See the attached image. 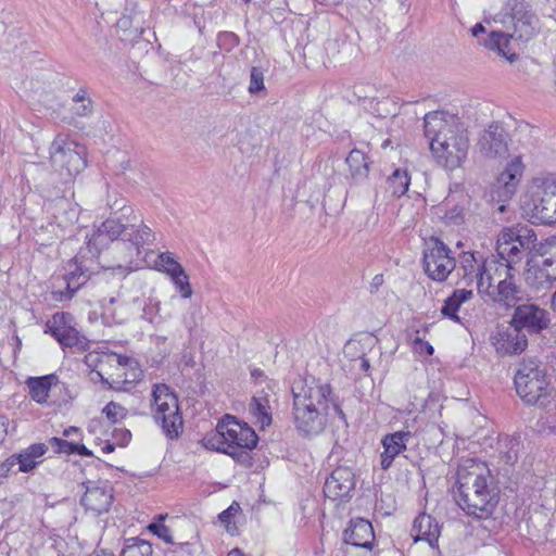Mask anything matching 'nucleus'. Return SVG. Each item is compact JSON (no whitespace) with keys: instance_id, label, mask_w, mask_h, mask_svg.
<instances>
[{"instance_id":"33","label":"nucleus","mask_w":556,"mask_h":556,"mask_svg":"<svg viewBox=\"0 0 556 556\" xmlns=\"http://www.w3.org/2000/svg\"><path fill=\"white\" fill-rule=\"evenodd\" d=\"M473 296V292L467 289H456L445 301L441 308V314L454 321H459L457 311L460 305L469 301Z\"/></svg>"},{"instance_id":"42","label":"nucleus","mask_w":556,"mask_h":556,"mask_svg":"<svg viewBox=\"0 0 556 556\" xmlns=\"http://www.w3.org/2000/svg\"><path fill=\"white\" fill-rule=\"evenodd\" d=\"M264 74L261 68L253 66L250 73L249 92L255 96H265Z\"/></svg>"},{"instance_id":"21","label":"nucleus","mask_w":556,"mask_h":556,"mask_svg":"<svg viewBox=\"0 0 556 556\" xmlns=\"http://www.w3.org/2000/svg\"><path fill=\"white\" fill-rule=\"evenodd\" d=\"M523 169L521 157H514L497 177L492 198L497 199L498 202L510 199L517 190Z\"/></svg>"},{"instance_id":"7","label":"nucleus","mask_w":556,"mask_h":556,"mask_svg":"<svg viewBox=\"0 0 556 556\" xmlns=\"http://www.w3.org/2000/svg\"><path fill=\"white\" fill-rule=\"evenodd\" d=\"M153 418L169 440L178 439L184 429L177 395L167 384L156 383L152 390Z\"/></svg>"},{"instance_id":"10","label":"nucleus","mask_w":556,"mask_h":556,"mask_svg":"<svg viewBox=\"0 0 556 556\" xmlns=\"http://www.w3.org/2000/svg\"><path fill=\"white\" fill-rule=\"evenodd\" d=\"M50 161L54 170L67 180L85 169L86 149L66 136L58 135L50 146Z\"/></svg>"},{"instance_id":"30","label":"nucleus","mask_w":556,"mask_h":556,"mask_svg":"<svg viewBox=\"0 0 556 556\" xmlns=\"http://www.w3.org/2000/svg\"><path fill=\"white\" fill-rule=\"evenodd\" d=\"M249 412L260 425L261 429L271 424L270 405L267 394L264 391L256 393L249 405Z\"/></svg>"},{"instance_id":"23","label":"nucleus","mask_w":556,"mask_h":556,"mask_svg":"<svg viewBox=\"0 0 556 556\" xmlns=\"http://www.w3.org/2000/svg\"><path fill=\"white\" fill-rule=\"evenodd\" d=\"M354 488L355 479L353 471L348 467H338L326 479L324 493L332 501L343 500L350 497Z\"/></svg>"},{"instance_id":"24","label":"nucleus","mask_w":556,"mask_h":556,"mask_svg":"<svg viewBox=\"0 0 556 556\" xmlns=\"http://www.w3.org/2000/svg\"><path fill=\"white\" fill-rule=\"evenodd\" d=\"M343 540L353 546L371 551L375 545L374 528L366 519H352L343 532Z\"/></svg>"},{"instance_id":"59","label":"nucleus","mask_w":556,"mask_h":556,"mask_svg":"<svg viewBox=\"0 0 556 556\" xmlns=\"http://www.w3.org/2000/svg\"><path fill=\"white\" fill-rule=\"evenodd\" d=\"M79 431H80V430H79V428H77V427H68V428L64 429V431H63V435H64V437H66V438H68V437H71L73 433H78Z\"/></svg>"},{"instance_id":"62","label":"nucleus","mask_w":556,"mask_h":556,"mask_svg":"<svg viewBox=\"0 0 556 556\" xmlns=\"http://www.w3.org/2000/svg\"><path fill=\"white\" fill-rule=\"evenodd\" d=\"M370 367V364H369V361L367 358H362L361 359V369H363L364 371H367Z\"/></svg>"},{"instance_id":"56","label":"nucleus","mask_w":556,"mask_h":556,"mask_svg":"<svg viewBox=\"0 0 556 556\" xmlns=\"http://www.w3.org/2000/svg\"><path fill=\"white\" fill-rule=\"evenodd\" d=\"M98 376L100 377V380H101V383L108 388V389H112V390H121L119 387L117 386H114L113 383H111L106 378H104L100 372H97Z\"/></svg>"},{"instance_id":"18","label":"nucleus","mask_w":556,"mask_h":556,"mask_svg":"<svg viewBox=\"0 0 556 556\" xmlns=\"http://www.w3.org/2000/svg\"><path fill=\"white\" fill-rule=\"evenodd\" d=\"M85 493L80 504L94 515L108 513L113 503V489L108 481L84 482Z\"/></svg>"},{"instance_id":"53","label":"nucleus","mask_w":556,"mask_h":556,"mask_svg":"<svg viewBox=\"0 0 556 556\" xmlns=\"http://www.w3.org/2000/svg\"><path fill=\"white\" fill-rule=\"evenodd\" d=\"M382 283H383V276L380 274L376 275L372 278L371 283H370V292L371 293L376 292Z\"/></svg>"},{"instance_id":"14","label":"nucleus","mask_w":556,"mask_h":556,"mask_svg":"<svg viewBox=\"0 0 556 556\" xmlns=\"http://www.w3.org/2000/svg\"><path fill=\"white\" fill-rule=\"evenodd\" d=\"M549 324V313L532 302H521L516 306L509 321L515 331H521L526 336L539 334L547 329Z\"/></svg>"},{"instance_id":"32","label":"nucleus","mask_w":556,"mask_h":556,"mask_svg":"<svg viewBox=\"0 0 556 556\" xmlns=\"http://www.w3.org/2000/svg\"><path fill=\"white\" fill-rule=\"evenodd\" d=\"M350 168V174L355 182H361L368 177L369 161L367 155L358 150L353 149L345 159Z\"/></svg>"},{"instance_id":"46","label":"nucleus","mask_w":556,"mask_h":556,"mask_svg":"<svg viewBox=\"0 0 556 556\" xmlns=\"http://www.w3.org/2000/svg\"><path fill=\"white\" fill-rule=\"evenodd\" d=\"M239 45V37L231 31H223L217 36V46L220 50L231 51Z\"/></svg>"},{"instance_id":"45","label":"nucleus","mask_w":556,"mask_h":556,"mask_svg":"<svg viewBox=\"0 0 556 556\" xmlns=\"http://www.w3.org/2000/svg\"><path fill=\"white\" fill-rule=\"evenodd\" d=\"M249 451L250 450H248V448L232 446V448L226 447L225 451H220V452L231 456L240 465H242L244 467H251L252 466V457H251Z\"/></svg>"},{"instance_id":"60","label":"nucleus","mask_w":556,"mask_h":556,"mask_svg":"<svg viewBox=\"0 0 556 556\" xmlns=\"http://www.w3.org/2000/svg\"><path fill=\"white\" fill-rule=\"evenodd\" d=\"M115 450V444L106 442L105 445L102 447V452L105 454L112 453Z\"/></svg>"},{"instance_id":"3","label":"nucleus","mask_w":556,"mask_h":556,"mask_svg":"<svg viewBox=\"0 0 556 556\" xmlns=\"http://www.w3.org/2000/svg\"><path fill=\"white\" fill-rule=\"evenodd\" d=\"M490 480V470L483 463L468 459L457 469L456 503L468 516L483 520L480 526L488 531L496 526L491 517L498 503Z\"/></svg>"},{"instance_id":"12","label":"nucleus","mask_w":556,"mask_h":556,"mask_svg":"<svg viewBox=\"0 0 556 556\" xmlns=\"http://www.w3.org/2000/svg\"><path fill=\"white\" fill-rule=\"evenodd\" d=\"M45 333L51 334L62 348H75L77 351H86L89 341L77 329L74 316L67 312H58L47 320Z\"/></svg>"},{"instance_id":"25","label":"nucleus","mask_w":556,"mask_h":556,"mask_svg":"<svg viewBox=\"0 0 556 556\" xmlns=\"http://www.w3.org/2000/svg\"><path fill=\"white\" fill-rule=\"evenodd\" d=\"M441 534V527L435 519L422 513L418 515L413 523L412 535L417 541H426L430 547H438L439 538Z\"/></svg>"},{"instance_id":"31","label":"nucleus","mask_w":556,"mask_h":556,"mask_svg":"<svg viewBox=\"0 0 556 556\" xmlns=\"http://www.w3.org/2000/svg\"><path fill=\"white\" fill-rule=\"evenodd\" d=\"M511 39L509 33L492 31L484 40V46L490 50H496L497 53L504 56L509 63H514L518 59V54L511 52L509 48Z\"/></svg>"},{"instance_id":"17","label":"nucleus","mask_w":556,"mask_h":556,"mask_svg":"<svg viewBox=\"0 0 556 556\" xmlns=\"http://www.w3.org/2000/svg\"><path fill=\"white\" fill-rule=\"evenodd\" d=\"M478 149L488 159H505L508 155V134L504 127L493 122L479 137Z\"/></svg>"},{"instance_id":"22","label":"nucleus","mask_w":556,"mask_h":556,"mask_svg":"<svg viewBox=\"0 0 556 556\" xmlns=\"http://www.w3.org/2000/svg\"><path fill=\"white\" fill-rule=\"evenodd\" d=\"M444 146L434 144L430 148L433 156L435 157L439 165L445 169L453 170L460 167L463 162L466 160L469 149V138L459 137L458 141L448 144L446 151Z\"/></svg>"},{"instance_id":"35","label":"nucleus","mask_w":556,"mask_h":556,"mask_svg":"<svg viewBox=\"0 0 556 556\" xmlns=\"http://www.w3.org/2000/svg\"><path fill=\"white\" fill-rule=\"evenodd\" d=\"M152 544L140 538H129L125 540L121 556H152Z\"/></svg>"},{"instance_id":"44","label":"nucleus","mask_w":556,"mask_h":556,"mask_svg":"<svg viewBox=\"0 0 556 556\" xmlns=\"http://www.w3.org/2000/svg\"><path fill=\"white\" fill-rule=\"evenodd\" d=\"M445 210L443 218L454 225H459L464 220V208L458 205H452L451 200H446L442 206Z\"/></svg>"},{"instance_id":"20","label":"nucleus","mask_w":556,"mask_h":556,"mask_svg":"<svg viewBox=\"0 0 556 556\" xmlns=\"http://www.w3.org/2000/svg\"><path fill=\"white\" fill-rule=\"evenodd\" d=\"M81 254V252L79 253ZM83 255H77L68 264V271L64 276L65 290L53 291V298L58 301L71 300L74 294L90 279L92 271L84 263L79 261Z\"/></svg>"},{"instance_id":"39","label":"nucleus","mask_w":556,"mask_h":556,"mask_svg":"<svg viewBox=\"0 0 556 556\" xmlns=\"http://www.w3.org/2000/svg\"><path fill=\"white\" fill-rule=\"evenodd\" d=\"M240 511L241 507L239 503L235 501L227 509L218 515L219 521L225 526L227 532L232 535L237 532L236 522L232 520Z\"/></svg>"},{"instance_id":"36","label":"nucleus","mask_w":556,"mask_h":556,"mask_svg":"<svg viewBox=\"0 0 556 556\" xmlns=\"http://www.w3.org/2000/svg\"><path fill=\"white\" fill-rule=\"evenodd\" d=\"M72 112L79 117H88L93 112V101L86 88H80L73 97Z\"/></svg>"},{"instance_id":"27","label":"nucleus","mask_w":556,"mask_h":556,"mask_svg":"<svg viewBox=\"0 0 556 556\" xmlns=\"http://www.w3.org/2000/svg\"><path fill=\"white\" fill-rule=\"evenodd\" d=\"M528 345V338L521 331L511 332L506 331L500 333V338L496 342V351L505 355L519 354L526 350Z\"/></svg>"},{"instance_id":"1","label":"nucleus","mask_w":556,"mask_h":556,"mask_svg":"<svg viewBox=\"0 0 556 556\" xmlns=\"http://www.w3.org/2000/svg\"><path fill=\"white\" fill-rule=\"evenodd\" d=\"M293 396V422L303 438H313L324 432L330 418H338L348 426L346 417L332 393L329 383L313 376H299L291 383Z\"/></svg>"},{"instance_id":"8","label":"nucleus","mask_w":556,"mask_h":556,"mask_svg":"<svg viewBox=\"0 0 556 556\" xmlns=\"http://www.w3.org/2000/svg\"><path fill=\"white\" fill-rule=\"evenodd\" d=\"M518 395L528 404H544L547 396L548 381L545 368L536 358L525 359L515 375Z\"/></svg>"},{"instance_id":"37","label":"nucleus","mask_w":556,"mask_h":556,"mask_svg":"<svg viewBox=\"0 0 556 556\" xmlns=\"http://www.w3.org/2000/svg\"><path fill=\"white\" fill-rule=\"evenodd\" d=\"M168 276L182 299H190L192 296L193 291L189 282V276L184 267Z\"/></svg>"},{"instance_id":"15","label":"nucleus","mask_w":556,"mask_h":556,"mask_svg":"<svg viewBox=\"0 0 556 556\" xmlns=\"http://www.w3.org/2000/svg\"><path fill=\"white\" fill-rule=\"evenodd\" d=\"M510 9L509 21L513 25V31L509 36L514 40L527 42L539 31V18L530 9V5L522 0H509Z\"/></svg>"},{"instance_id":"49","label":"nucleus","mask_w":556,"mask_h":556,"mask_svg":"<svg viewBox=\"0 0 556 556\" xmlns=\"http://www.w3.org/2000/svg\"><path fill=\"white\" fill-rule=\"evenodd\" d=\"M113 437L119 441V445L125 446L131 440V432L127 429H115Z\"/></svg>"},{"instance_id":"29","label":"nucleus","mask_w":556,"mask_h":556,"mask_svg":"<svg viewBox=\"0 0 556 556\" xmlns=\"http://www.w3.org/2000/svg\"><path fill=\"white\" fill-rule=\"evenodd\" d=\"M58 377L54 374L41 377H29L26 386L29 389V396L38 404L47 403L51 387L56 383Z\"/></svg>"},{"instance_id":"43","label":"nucleus","mask_w":556,"mask_h":556,"mask_svg":"<svg viewBox=\"0 0 556 556\" xmlns=\"http://www.w3.org/2000/svg\"><path fill=\"white\" fill-rule=\"evenodd\" d=\"M156 266L159 270H162L167 276L182 267L170 252L161 253L157 256Z\"/></svg>"},{"instance_id":"13","label":"nucleus","mask_w":556,"mask_h":556,"mask_svg":"<svg viewBox=\"0 0 556 556\" xmlns=\"http://www.w3.org/2000/svg\"><path fill=\"white\" fill-rule=\"evenodd\" d=\"M451 249L439 238L431 237L424 251V269L427 276L442 282L447 279L456 266Z\"/></svg>"},{"instance_id":"48","label":"nucleus","mask_w":556,"mask_h":556,"mask_svg":"<svg viewBox=\"0 0 556 556\" xmlns=\"http://www.w3.org/2000/svg\"><path fill=\"white\" fill-rule=\"evenodd\" d=\"M341 45H344V41H342L341 38H328L325 42V51L328 55L334 58L340 53Z\"/></svg>"},{"instance_id":"34","label":"nucleus","mask_w":556,"mask_h":556,"mask_svg":"<svg viewBox=\"0 0 556 556\" xmlns=\"http://www.w3.org/2000/svg\"><path fill=\"white\" fill-rule=\"evenodd\" d=\"M410 177L406 169L396 168L387 179V190L392 197L404 195L409 187Z\"/></svg>"},{"instance_id":"50","label":"nucleus","mask_w":556,"mask_h":556,"mask_svg":"<svg viewBox=\"0 0 556 556\" xmlns=\"http://www.w3.org/2000/svg\"><path fill=\"white\" fill-rule=\"evenodd\" d=\"M15 465H17V463L16 459H14V455H12L0 465V477H7Z\"/></svg>"},{"instance_id":"64","label":"nucleus","mask_w":556,"mask_h":556,"mask_svg":"<svg viewBox=\"0 0 556 556\" xmlns=\"http://www.w3.org/2000/svg\"><path fill=\"white\" fill-rule=\"evenodd\" d=\"M228 556H244V555L240 549L235 548V549L230 551Z\"/></svg>"},{"instance_id":"41","label":"nucleus","mask_w":556,"mask_h":556,"mask_svg":"<svg viewBox=\"0 0 556 556\" xmlns=\"http://www.w3.org/2000/svg\"><path fill=\"white\" fill-rule=\"evenodd\" d=\"M102 414L110 422L116 424L126 418L127 409L121 404L111 401L103 407Z\"/></svg>"},{"instance_id":"63","label":"nucleus","mask_w":556,"mask_h":556,"mask_svg":"<svg viewBox=\"0 0 556 556\" xmlns=\"http://www.w3.org/2000/svg\"><path fill=\"white\" fill-rule=\"evenodd\" d=\"M117 25H118L121 28H127V27H128V18H127V17H122V18L117 22Z\"/></svg>"},{"instance_id":"51","label":"nucleus","mask_w":556,"mask_h":556,"mask_svg":"<svg viewBox=\"0 0 556 556\" xmlns=\"http://www.w3.org/2000/svg\"><path fill=\"white\" fill-rule=\"evenodd\" d=\"M100 361H101V356L98 353H88L85 356V364L89 368H96Z\"/></svg>"},{"instance_id":"61","label":"nucleus","mask_w":556,"mask_h":556,"mask_svg":"<svg viewBox=\"0 0 556 556\" xmlns=\"http://www.w3.org/2000/svg\"><path fill=\"white\" fill-rule=\"evenodd\" d=\"M251 376L252 378H254L255 380H257L258 378L263 377L264 376V372L261 370V369H253L251 371Z\"/></svg>"},{"instance_id":"16","label":"nucleus","mask_w":556,"mask_h":556,"mask_svg":"<svg viewBox=\"0 0 556 556\" xmlns=\"http://www.w3.org/2000/svg\"><path fill=\"white\" fill-rule=\"evenodd\" d=\"M460 267L464 270V278L470 282L476 280L478 292L488 290L493 271L497 268L495 256L484 258L478 252H464L460 257Z\"/></svg>"},{"instance_id":"5","label":"nucleus","mask_w":556,"mask_h":556,"mask_svg":"<svg viewBox=\"0 0 556 556\" xmlns=\"http://www.w3.org/2000/svg\"><path fill=\"white\" fill-rule=\"evenodd\" d=\"M536 235L526 225H516L504 228L496 242L497 268L495 275L502 277V268L515 271V265L520 263L528 252L534 247Z\"/></svg>"},{"instance_id":"47","label":"nucleus","mask_w":556,"mask_h":556,"mask_svg":"<svg viewBox=\"0 0 556 556\" xmlns=\"http://www.w3.org/2000/svg\"><path fill=\"white\" fill-rule=\"evenodd\" d=\"M51 447L55 453L72 455L75 454L76 443L68 442L64 439L53 437L49 440Z\"/></svg>"},{"instance_id":"55","label":"nucleus","mask_w":556,"mask_h":556,"mask_svg":"<svg viewBox=\"0 0 556 556\" xmlns=\"http://www.w3.org/2000/svg\"><path fill=\"white\" fill-rule=\"evenodd\" d=\"M484 33H485V27L481 23H477L471 28V34L473 37H478L480 34H484Z\"/></svg>"},{"instance_id":"54","label":"nucleus","mask_w":556,"mask_h":556,"mask_svg":"<svg viewBox=\"0 0 556 556\" xmlns=\"http://www.w3.org/2000/svg\"><path fill=\"white\" fill-rule=\"evenodd\" d=\"M75 454L87 457L92 456V452L81 443H76Z\"/></svg>"},{"instance_id":"52","label":"nucleus","mask_w":556,"mask_h":556,"mask_svg":"<svg viewBox=\"0 0 556 556\" xmlns=\"http://www.w3.org/2000/svg\"><path fill=\"white\" fill-rule=\"evenodd\" d=\"M8 434V419L0 415V444L4 441Z\"/></svg>"},{"instance_id":"9","label":"nucleus","mask_w":556,"mask_h":556,"mask_svg":"<svg viewBox=\"0 0 556 556\" xmlns=\"http://www.w3.org/2000/svg\"><path fill=\"white\" fill-rule=\"evenodd\" d=\"M425 136L430 148L434 144L444 146L445 150L459 137H468L467 127L460 118L443 111L429 112L424 117Z\"/></svg>"},{"instance_id":"6","label":"nucleus","mask_w":556,"mask_h":556,"mask_svg":"<svg viewBox=\"0 0 556 556\" xmlns=\"http://www.w3.org/2000/svg\"><path fill=\"white\" fill-rule=\"evenodd\" d=\"M204 445L213 451H225L226 447H256L258 437L247 422L239 421L235 416L226 414L216 426L215 432L206 435Z\"/></svg>"},{"instance_id":"2","label":"nucleus","mask_w":556,"mask_h":556,"mask_svg":"<svg viewBox=\"0 0 556 556\" xmlns=\"http://www.w3.org/2000/svg\"><path fill=\"white\" fill-rule=\"evenodd\" d=\"M110 216L98 226L88 239V251L93 255L114 240L130 242L139 252L144 244L154 241V233L138 218L126 198L113 193L108 195Z\"/></svg>"},{"instance_id":"57","label":"nucleus","mask_w":556,"mask_h":556,"mask_svg":"<svg viewBox=\"0 0 556 556\" xmlns=\"http://www.w3.org/2000/svg\"><path fill=\"white\" fill-rule=\"evenodd\" d=\"M316 2L326 5V7H334L342 2V0H315Z\"/></svg>"},{"instance_id":"4","label":"nucleus","mask_w":556,"mask_h":556,"mask_svg":"<svg viewBox=\"0 0 556 556\" xmlns=\"http://www.w3.org/2000/svg\"><path fill=\"white\" fill-rule=\"evenodd\" d=\"M522 216L532 224L556 223V175L547 174L531 180L521 198Z\"/></svg>"},{"instance_id":"58","label":"nucleus","mask_w":556,"mask_h":556,"mask_svg":"<svg viewBox=\"0 0 556 556\" xmlns=\"http://www.w3.org/2000/svg\"><path fill=\"white\" fill-rule=\"evenodd\" d=\"M102 268L104 269H112V270H119L121 271V275L125 276L126 274V268H124L122 265H117V266H106L104 264L101 265Z\"/></svg>"},{"instance_id":"11","label":"nucleus","mask_w":556,"mask_h":556,"mask_svg":"<svg viewBox=\"0 0 556 556\" xmlns=\"http://www.w3.org/2000/svg\"><path fill=\"white\" fill-rule=\"evenodd\" d=\"M500 271L502 277L493 273L489 289L481 290L479 293L486 295L498 307L516 308L526 298V293L521 286L517 283L515 271H509V268H502Z\"/></svg>"},{"instance_id":"28","label":"nucleus","mask_w":556,"mask_h":556,"mask_svg":"<svg viewBox=\"0 0 556 556\" xmlns=\"http://www.w3.org/2000/svg\"><path fill=\"white\" fill-rule=\"evenodd\" d=\"M48 451V446L45 443H34L14 455V459L18 465L16 472H29L35 469L40 462L38 458L42 457Z\"/></svg>"},{"instance_id":"26","label":"nucleus","mask_w":556,"mask_h":556,"mask_svg":"<svg viewBox=\"0 0 556 556\" xmlns=\"http://www.w3.org/2000/svg\"><path fill=\"white\" fill-rule=\"evenodd\" d=\"M413 438L410 431H396L384 435L382 439L383 453L381 454V468L387 470L391 467L394 458L406 450L407 442Z\"/></svg>"},{"instance_id":"38","label":"nucleus","mask_w":556,"mask_h":556,"mask_svg":"<svg viewBox=\"0 0 556 556\" xmlns=\"http://www.w3.org/2000/svg\"><path fill=\"white\" fill-rule=\"evenodd\" d=\"M407 339L413 344V349L420 355L430 356L433 354V346L420 336V330L417 328H409L407 330Z\"/></svg>"},{"instance_id":"19","label":"nucleus","mask_w":556,"mask_h":556,"mask_svg":"<svg viewBox=\"0 0 556 556\" xmlns=\"http://www.w3.org/2000/svg\"><path fill=\"white\" fill-rule=\"evenodd\" d=\"M525 280L538 293L549 289L553 281L556 280V258L544 257L541 261H529Z\"/></svg>"},{"instance_id":"40","label":"nucleus","mask_w":556,"mask_h":556,"mask_svg":"<svg viewBox=\"0 0 556 556\" xmlns=\"http://www.w3.org/2000/svg\"><path fill=\"white\" fill-rule=\"evenodd\" d=\"M164 516L160 515L157 521L151 522L147 529L156 535L159 539L163 540L167 544H174L172 531L169 527L163 523Z\"/></svg>"}]
</instances>
